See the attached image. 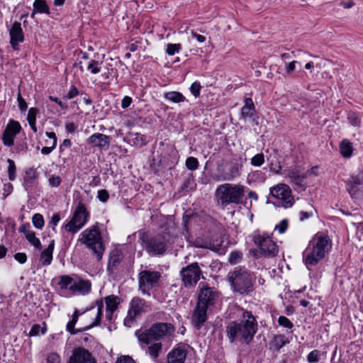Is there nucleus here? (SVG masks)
<instances>
[{
  "label": "nucleus",
  "mask_w": 363,
  "mask_h": 363,
  "mask_svg": "<svg viewBox=\"0 0 363 363\" xmlns=\"http://www.w3.org/2000/svg\"><path fill=\"white\" fill-rule=\"evenodd\" d=\"M79 94V91L76 86H72L67 95L68 99H71Z\"/></svg>",
  "instance_id": "obj_59"
},
{
  "label": "nucleus",
  "mask_w": 363,
  "mask_h": 363,
  "mask_svg": "<svg viewBox=\"0 0 363 363\" xmlns=\"http://www.w3.org/2000/svg\"><path fill=\"white\" fill-rule=\"evenodd\" d=\"M7 162L9 164L8 167V174L9 179L11 181H13L16 178V164L15 162L11 160L8 159Z\"/></svg>",
  "instance_id": "obj_40"
},
{
  "label": "nucleus",
  "mask_w": 363,
  "mask_h": 363,
  "mask_svg": "<svg viewBox=\"0 0 363 363\" xmlns=\"http://www.w3.org/2000/svg\"><path fill=\"white\" fill-rule=\"evenodd\" d=\"M18 106L21 111H25L27 108V103L25 101V100L21 97L20 94L18 96Z\"/></svg>",
  "instance_id": "obj_60"
},
{
  "label": "nucleus",
  "mask_w": 363,
  "mask_h": 363,
  "mask_svg": "<svg viewBox=\"0 0 363 363\" xmlns=\"http://www.w3.org/2000/svg\"><path fill=\"white\" fill-rule=\"evenodd\" d=\"M181 47H182L181 44H179V43H178V44L169 43L167 45L166 53L168 55L172 56L174 54L179 52V51L181 49Z\"/></svg>",
  "instance_id": "obj_42"
},
{
  "label": "nucleus",
  "mask_w": 363,
  "mask_h": 363,
  "mask_svg": "<svg viewBox=\"0 0 363 363\" xmlns=\"http://www.w3.org/2000/svg\"><path fill=\"white\" fill-rule=\"evenodd\" d=\"M96 306H97V314L94 319V321L92 323H91L89 326H87L85 328L82 329V330L74 328V325L77 323L78 318H79V315L77 309H76L72 315V320L70 321H69L67 324L66 328H67V331H69L72 335H75L79 332L90 329L94 326L99 325V323H101V318L102 315V311H103V308H104V304H103L102 301H97Z\"/></svg>",
  "instance_id": "obj_13"
},
{
  "label": "nucleus",
  "mask_w": 363,
  "mask_h": 363,
  "mask_svg": "<svg viewBox=\"0 0 363 363\" xmlns=\"http://www.w3.org/2000/svg\"><path fill=\"white\" fill-rule=\"evenodd\" d=\"M116 363H135V362L130 356L122 355L117 359Z\"/></svg>",
  "instance_id": "obj_54"
},
{
  "label": "nucleus",
  "mask_w": 363,
  "mask_h": 363,
  "mask_svg": "<svg viewBox=\"0 0 363 363\" xmlns=\"http://www.w3.org/2000/svg\"><path fill=\"white\" fill-rule=\"evenodd\" d=\"M218 297V292L214 288L206 286L200 290L197 303L208 308L216 303Z\"/></svg>",
  "instance_id": "obj_17"
},
{
  "label": "nucleus",
  "mask_w": 363,
  "mask_h": 363,
  "mask_svg": "<svg viewBox=\"0 0 363 363\" xmlns=\"http://www.w3.org/2000/svg\"><path fill=\"white\" fill-rule=\"evenodd\" d=\"M245 193V187L240 184L225 183L219 185L216 191L217 201L223 208L229 204H239Z\"/></svg>",
  "instance_id": "obj_5"
},
{
  "label": "nucleus",
  "mask_w": 363,
  "mask_h": 363,
  "mask_svg": "<svg viewBox=\"0 0 363 363\" xmlns=\"http://www.w3.org/2000/svg\"><path fill=\"white\" fill-rule=\"evenodd\" d=\"M21 126L18 121L10 120L2 135V141L5 146L11 147L14 143L15 136L20 133Z\"/></svg>",
  "instance_id": "obj_15"
},
{
  "label": "nucleus",
  "mask_w": 363,
  "mask_h": 363,
  "mask_svg": "<svg viewBox=\"0 0 363 363\" xmlns=\"http://www.w3.org/2000/svg\"><path fill=\"white\" fill-rule=\"evenodd\" d=\"M244 103L245 104L241 109L240 118L244 120L250 118L255 125H258V121L255 117L256 109L252 99L245 98Z\"/></svg>",
  "instance_id": "obj_20"
},
{
  "label": "nucleus",
  "mask_w": 363,
  "mask_h": 363,
  "mask_svg": "<svg viewBox=\"0 0 363 363\" xmlns=\"http://www.w3.org/2000/svg\"><path fill=\"white\" fill-rule=\"evenodd\" d=\"M132 102V99L129 96H125L121 101V107L123 108H128Z\"/></svg>",
  "instance_id": "obj_63"
},
{
  "label": "nucleus",
  "mask_w": 363,
  "mask_h": 363,
  "mask_svg": "<svg viewBox=\"0 0 363 363\" xmlns=\"http://www.w3.org/2000/svg\"><path fill=\"white\" fill-rule=\"evenodd\" d=\"M74 281V280L71 277L68 275H64L60 277L58 284L62 289H69V286L73 284Z\"/></svg>",
  "instance_id": "obj_37"
},
{
  "label": "nucleus",
  "mask_w": 363,
  "mask_h": 363,
  "mask_svg": "<svg viewBox=\"0 0 363 363\" xmlns=\"http://www.w3.org/2000/svg\"><path fill=\"white\" fill-rule=\"evenodd\" d=\"M60 220V215L58 213H55L52 216L51 220L49 223V225L54 229L55 227L57 225Z\"/></svg>",
  "instance_id": "obj_58"
},
{
  "label": "nucleus",
  "mask_w": 363,
  "mask_h": 363,
  "mask_svg": "<svg viewBox=\"0 0 363 363\" xmlns=\"http://www.w3.org/2000/svg\"><path fill=\"white\" fill-rule=\"evenodd\" d=\"M130 143L138 147H141L147 143V138L140 133H130L129 135Z\"/></svg>",
  "instance_id": "obj_27"
},
{
  "label": "nucleus",
  "mask_w": 363,
  "mask_h": 363,
  "mask_svg": "<svg viewBox=\"0 0 363 363\" xmlns=\"http://www.w3.org/2000/svg\"><path fill=\"white\" fill-rule=\"evenodd\" d=\"M242 253L238 251H233L230 254L228 261L231 264H235L242 259Z\"/></svg>",
  "instance_id": "obj_45"
},
{
  "label": "nucleus",
  "mask_w": 363,
  "mask_h": 363,
  "mask_svg": "<svg viewBox=\"0 0 363 363\" xmlns=\"http://www.w3.org/2000/svg\"><path fill=\"white\" fill-rule=\"evenodd\" d=\"M313 216V211H301L300 212V220L303 221L306 219L309 218Z\"/></svg>",
  "instance_id": "obj_64"
},
{
  "label": "nucleus",
  "mask_w": 363,
  "mask_h": 363,
  "mask_svg": "<svg viewBox=\"0 0 363 363\" xmlns=\"http://www.w3.org/2000/svg\"><path fill=\"white\" fill-rule=\"evenodd\" d=\"M201 84L199 82H194L192 83L190 90L191 94L197 97L200 94V90H201Z\"/></svg>",
  "instance_id": "obj_52"
},
{
  "label": "nucleus",
  "mask_w": 363,
  "mask_h": 363,
  "mask_svg": "<svg viewBox=\"0 0 363 363\" xmlns=\"http://www.w3.org/2000/svg\"><path fill=\"white\" fill-rule=\"evenodd\" d=\"M199 162L196 158L190 157L186 160V166L190 170H195L198 168Z\"/></svg>",
  "instance_id": "obj_46"
},
{
  "label": "nucleus",
  "mask_w": 363,
  "mask_h": 363,
  "mask_svg": "<svg viewBox=\"0 0 363 363\" xmlns=\"http://www.w3.org/2000/svg\"><path fill=\"white\" fill-rule=\"evenodd\" d=\"M87 69L90 70L92 74H98L101 72L100 63L98 61L91 60L87 66Z\"/></svg>",
  "instance_id": "obj_43"
},
{
  "label": "nucleus",
  "mask_w": 363,
  "mask_h": 363,
  "mask_svg": "<svg viewBox=\"0 0 363 363\" xmlns=\"http://www.w3.org/2000/svg\"><path fill=\"white\" fill-rule=\"evenodd\" d=\"M330 247L327 236L315 235L303 253V260L307 268L316 265L323 259Z\"/></svg>",
  "instance_id": "obj_2"
},
{
  "label": "nucleus",
  "mask_w": 363,
  "mask_h": 363,
  "mask_svg": "<svg viewBox=\"0 0 363 363\" xmlns=\"http://www.w3.org/2000/svg\"><path fill=\"white\" fill-rule=\"evenodd\" d=\"M179 274L184 286L186 288H192L200 280L202 271L197 262H193L183 267Z\"/></svg>",
  "instance_id": "obj_9"
},
{
  "label": "nucleus",
  "mask_w": 363,
  "mask_h": 363,
  "mask_svg": "<svg viewBox=\"0 0 363 363\" xmlns=\"http://www.w3.org/2000/svg\"><path fill=\"white\" fill-rule=\"evenodd\" d=\"M97 198L100 201L105 203L109 198V194L106 189L99 190L97 193Z\"/></svg>",
  "instance_id": "obj_51"
},
{
  "label": "nucleus",
  "mask_w": 363,
  "mask_h": 363,
  "mask_svg": "<svg viewBox=\"0 0 363 363\" xmlns=\"http://www.w3.org/2000/svg\"><path fill=\"white\" fill-rule=\"evenodd\" d=\"M296 64L301 65V62L296 60L285 62V72L287 75H291L294 72Z\"/></svg>",
  "instance_id": "obj_44"
},
{
  "label": "nucleus",
  "mask_w": 363,
  "mask_h": 363,
  "mask_svg": "<svg viewBox=\"0 0 363 363\" xmlns=\"http://www.w3.org/2000/svg\"><path fill=\"white\" fill-rule=\"evenodd\" d=\"M191 242V245L196 247L210 249L215 252L220 251L221 248V242L215 244L199 238L194 239Z\"/></svg>",
  "instance_id": "obj_25"
},
{
  "label": "nucleus",
  "mask_w": 363,
  "mask_h": 363,
  "mask_svg": "<svg viewBox=\"0 0 363 363\" xmlns=\"http://www.w3.org/2000/svg\"><path fill=\"white\" fill-rule=\"evenodd\" d=\"M14 258L20 264H24L27 261V256L26 253L18 252L14 255Z\"/></svg>",
  "instance_id": "obj_57"
},
{
  "label": "nucleus",
  "mask_w": 363,
  "mask_h": 363,
  "mask_svg": "<svg viewBox=\"0 0 363 363\" xmlns=\"http://www.w3.org/2000/svg\"><path fill=\"white\" fill-rule=\"evenodd\" d=\"M86 141L93 147H97L101 150H107L110 147L111 138L108 135L96 133L92 134Z\"/></svg>",
  "instance_id": "obj_19"
},
{
  "label": "nucleus",
  "mask_w": 363,
  "mask_h": 363,
  "mask_svg": "<svg viewBox=\"0 0 363 363\" xmlns=\"http://www.w3.org/2000/svg\"><path fill=\"white\" fill-rule=\"evenodd\" d=\"M253 241L257 245L261 252L266 257H273L278 253V246L267 234L255 235Z\"/></svg>",
  "instance_id": "obj_11"
},
{
  "label": "nucleus",
  "mask_w": 363,
  "mask_h": 363,
  "mask_svg": "<svg viewBox=\"0 0 363 363\" xmlns=\"http://www.w3.org/2000/svg\"><path fill=\"white\" fill-rule=\"evenodd\" d=\"M186 353L184 350L175 348L167 355L168 363H185Z\"/></svg>",
  "instance_id": "obj_24"
},
{
  "label": "nucleus",
  "mask_w": 363,
  "mask_h": 363,
  "mask_svg": "<svg viewBox=\"0 0 363 363\" xmlns=\"http://www.w3.org/2000/svg\"><path fill=\"white\" fill-rule=\"evenodd\" d=\"M207 308V307L200 306V304L197 303L192 315V323L196 329H200L206 321Z\"/></svg>",
  "instance_id": "obj_22"
},
{
  "label": "nucleus",
  "mask_w": 363,
  "mask_h": 363,
  "mask_svg": "<svg viewBox=\"0 0 363 363\" xmlns=\"http://www.w3.org/2000/svg\"><path fill=\"white\" fill-rule=\"evenodd\" d=\"M26 238L36 249H41V242L40 240L35 236V233L34 231L31 230L30 232L27 233L26 235Z\"/></svg>",
  "instance_id": "obj_35"
},
{
  "label": "nucleus",
  "mask_w": 363,
  "mask_h": 363,
  "mask_svg": "<svg viewBox=\"0 0 363 363\" xmlns=\"http://www.w3.org/2000/svg\"><path fill=\"white\" fill-rule=\"evenodd\" d=\"M264 162V155L263 153H258L251 159V164L254 167H260Z\"/></svg>",
  "instance_id": "obj_41"
},
{
  "label": "nucleus",
  "mask_w": 363,
  "mask_h": 363,
  "mask_svg": "<svg viewBox=\"0 0 363 363\" xmlns=\"http://www.w3.org/2000/svg\"><path fill=\"white\" fill-rule=\"evenodd\" d=\"M288 228V221L286 219L282 220L280 223L275 226V230H277L279 233H284Z\"/></svg>",
  "instance_id": "obj_53"
},
{
  "label": "nucleus",
  "mask_w": 363,
  "mask_h": 363,
  "mask_svg": "<svg viewBox=\"0 0 363 363\" xmlns=\"http://www.w3.org/2000/svg\"><path fill=\"white\" fill-rule=\"evenodd\" d=\"M191 36L194 38L196 39V40H198L201 43H204L206 41V37L205 36L196 33L193 30L191 31Z\"/></svg>",
  "instance_id": "obj_61"
},
{
  "label": "nucleus",
  "mask_w": 363,
  "mask_h": 363,
  "mask_svg": "<svg viewBox=\"0 0 363 363\" xmlns=\"http://www.w3.org/2000/svg\"><path fill=\"white\" fill-rule=\"evenodd\" d=\"M258 330V324L252 312L243 311L239 320L231 321L226 326L225 333L230 342L249 344Z\"/></svg>",
  "instance_id": "obj_1"
},
{
  "label": "nucleus",
  "mask_w": 363,
  "mask_h": 363,
  "mask_svg": "<svg viewBox=\"0 0 363 363\" xmlns=\"http://www.w3.org/2000/svg\"><path fill=\"white\" fill-rule=\"evenodd\" d=\"M162 343L155 342L150 345L147 348V352L153 359H157L159 357L160 352L162 350Z\"/></svg>",
  "instance_id": "obj_34"
},
{
  "label": "nucleus",
  "mask_w": 363,
  "mask_h": 363,
  "mask_svg": "<svg viewBox=\"0 0 363 363\" xmlns=\"http://www.w3.org/2000/svg\"><path fill=\"white\" fill-rule=\"evenodd\" d=\"M89 217V213L85 205L82 201L79 202L71 219L65 225V230L72 234L77 233L86 225Z\"/></svg>",
  "instance_id": "obj_8"
},
{
  "label": "nucleus",
  "mask_w": 363,
  "mask_h": 363,
  "mask_svg": "<svg viewBox=\"0 0 363 363\" xmlns=\"http://www.w3.org/2000/svg\"><path fill=\"white\" fill-rule=\"evenodd\" d=\"M78 242L91 250L98 260L102 258L105 245L97 223L83 230L79 236Z\"/></svg>",
  "instance_id": "obj_3"
},
{
  "label": "nucleus",
  "mask_w": 363,
  "mask_h": 363,
  "mask_svg": "<svg viewBox=\"0 0 363 363\" xmlns=\"http://www.w3.org/2000/svg\"><path fill=\"white\" fill-rule=\"evenodd\" d=\"M10 44L15 50L19 49V44L24 41V34L19 22H14L9 30Z\"/></svg>",
  "instance_id": "obj_18"
},
{
  "label": "nucleus",
  "mask_w": 363,
  "mask_h": 363,
  "mask_svg": "<svg viewBox=\"0 0 363 363\" xmlns=\"http://www.w3.org/2000/svg\"><path fill=\"white\" fill-rule=\"evenodd\" d=\"M33 225L38 229H42L45 225L43 216L40 213H35L32 218Z\"/></svg>",
  "instance_id": "obj_38"
},
{
  "label": "nucleus",
  "mask_w": 363,
  "mask_h": 363,
  "mask_svg": "<svg viewBox=\"0 0 363 363\" xmlns=\"http://www.w3.org/2000/svg\"><path fill=\"white\" fill-rule=\"evenodd\" d=\"M67 363H97V362L88 350L79 347L72 350Z\"/></svg>",
  "instance_id": "obj_14"
},
{
  "label": "nucleus",
  "mask_w": 363,
  "mask_h": 363,
  "mask_svg": "<svg viewBox=\"0 0 363 363\" xmlns=\"http://www.w3.org/2000/svg\"><path fill=\"white\" fill-rule=\"evenodd\" d=\"M278 323L280 325L283 326V327H285L286 328H292L294 325L293 323L291 322V320L287 318L285 316H280L279 318H278Z\"/></svg>",
  "instance_id": "obj_49"
},
{
  "label": "nucleus",
  "mask_w": 363,
  "mask_h": 363,
  "mask_svg": "<svg viewBox=\"0 0 363 363\" xmlns=\"http://www.w3.org/2000/svg\"><path fill=\"white\" fill-rule=\"evenodd\" d=\"M35 12L40 13H50V9L45 0H35L33 4Z\"/></svg>",
  "instance_id": "obj_33"
},
{
  "label": "nucleus",
  "mask_w": 363,
  "mask_h": 363,
  "mask_svg": "<svg viewBox=\"0 0 363 363\" xmlns=\"http://www.w3.org/2000/svg\"><path fill=\"white\" fill-rule=\"evenodd\" d=\"M47 363H60L61 358L60 355L56 352H52L47 357Z\"/></svg>",
  "instance_id": "obj_50"
},
{
  "label": "nucleus",
  "mask_w": 363,
  "mask_h": 363,
  "mask_svg": "<svg viewBox=\"0 0 363 363\" xmlns=\"http://www.w3.org/2000/svg\"><path fill=\"white\" fill-rule=\"evenodd\" d=\"M341 154L345 157H351L353 151L352 143L347 140L344 139L340 145Z\"/></svg>",
  "instance_id": "obj_31"
},
{
  "label": "nucleus",
  "mask_w": 363,
  "mask_h": 363,
  "mask_svg": "<svg viewBox=\"0 0 363 363\" xmlns=\"http://www.w3.org/2000/svg\"><path fill=\"white\" fill-rule=\"evenodd\" d=\"M40 329V326L39 325H38V324L33 325L30 330L29 335L30 336L38 335L39 334Z\"/></svg>",
  "instance_id": "obj_62"
},
{
  "label": "nucleus",
  "mask_w": 363,
  "mask_h": 363,
  "mask_svg": "<svg viewBox=\"0 0 363 363\" xmlns=\"http://www.w3.org/2000/svg\"><path fill=\"white\" fill-rule=\"evenodd\" d=\"M60 183H61V179L58 176L52 175L49 178V184L50 186H52L53 187L59 186Z\"/></svg>",
  "instance_id": "obj_55"
},
{
  "label": "nucleus",
  "mask_w": 363,
  "mask_h": 363,
  "mask_svg": "<svg viewBox=\"0 0 363 363\" xmlns=\"http://www.w3.org/2000/svg\"><path fill=\"white\" fill-rule=\"evenodd\" d=\"M240 175V167L239 165L235 164L232 165L228 172H227L222 179H218V180H223V181H231L234 178L238 177Z\"/></svg>",
  "instance_id": "obj_30"
},
{
  "label": "nucleus",
  "mask_w": 363,
  "mask_h": 363,
  "mask_svg": "<svg viewBox=\"0 0 363 363\" xmlns=\"http://www.w3.org/2000/svg\"><path fill=\"white\" fill-rule=\"evenodd\" d=\"M164 98L173 103H180L186 100V98L182 93L174 91L165 93Z\"/></svg>",
  "instance_id": "obj_29"
},
{
  "label": "nucleus",
  "mask_w": 363,
  "mask_h": 363,
  "mask_svg": "<svg viewBox=\"0 0 363 363\" xmlns=\"http://www.w3.org/2000/svg\"><path fill=\"white\" fill-rule=\"evenodd\" d=\"M346 185H347V189L349 192V194H350V196L354 198V197H356L357 196V193H358V188H357V185H355V184H352V182L347 181V183H346Z\"/></svg>",
  "instance_id": "obj_47"
},
{
  "label": "nucleus",
  "mask_w": 363,
  "mask_h": 363,
  "mask_svg": "<svg viewBox=\"0 0 363 363\" xmlns=\"http://www.w3.org/2000/svg\"><path fill=\"white\" fill-rule=\"evenodd\" d=\"M288 176L290 178L291 182L298 186L303 185L304 176L301 174L297 170H290L288 173Z\"/></svg>",
  "instance_id": "obj_32"
},
{
  "label": "nucleus",
  "mask_w": 363,
  "mask_h": 363,
  "mask_svg": "<svg viewBox=\"0 0 363 363\" xmlns=\"http://www.w3.org/2000/svg\"><path fill=\"white\" fill-rule=\"evenodd\" d=\"M288 343H289V340L285 335H277L274 336L271 345L272 347L275 350H279L281 347Z\"/></svg>",
  "instance_id": "obj_28"
},
{
  "label": "nucleus",
  "mask_w": 363,
  "mask_h": 363,
  "mask_svg": "<svg viewBox=\"0 0 363 363\" xmlns=\"http://www.w3.org/2000/svg\"><path fill=\"white\" fill-rule=\"evenodd\" d=\"M228 279L234 293L247 295L253 291L255 280L246 269L235 268L228 274Z\"/></svg>",
  "instance_id": "obj_4"
},
{
  "label": "nucleus",
  "mask_w": 363,
  "mask_h": 363,
  "mask_svg": "<svg viewBox=\"0 0 363 363\" xmlns=\"http://www.w3.org/2000/svg\"><path fill=\"white\" fill-rule=\"evenodd\" d=\"M347 119L351 125L359 128L362 123L361 117L356 113L350 112L348 113Z\"/></svg>",
  "instance_id": "obj_36"
},
{
  "label": "nucleus",
  "mask_w": 363,
  "mask_h": 363,
  "mask_svg": "<svg viewBox=\"0 0 363 363\" xmlns=\"http://www.w3.org/2000/svg\"><path fill=\"white\" fill-rule=\"evenodd\" d=\"M55 246V240H52L48 245V247L45 248L40 255V260L43 266L50 265L52 260V253Z\"/></svg>",
  "instance_id": "obj_26"
},
{
  "label": "nucleus",
  "mask_w": 363,
  "mask_h": 363,
  "mask_svg": "<svg viewBox=\"0 0 363 363\" xmlns=\"http://www.w3.org/2000/svg\"><path fill=\"white\" fill-rule=\"evenodd\" d=\"M161 274L158 272L144 270L139 273V288L143 294H148L150 289L157 284Z\"/></svg>",
  "instance_id": "obj_12"
},
{
  "label": "nucleus",
  "mask_w": 363,
  "mask_h": 363,
  "mask_svg": "<svg viewBox=\"0 0 363 363\" xmlns=\"http://www.w3.org/2000/svg\"><path fill=\"white\" fill-rule=\"evenodd\" d=\"M320 352L317 350L311 351L307 357L308 362L315 363L319 360Z\"/></svg>",
  "instance_id": "obj_48"
},
{
  "label": "nucleus",
  "mask_w": 363,
  "mask_h": 363,
  "mask_svg": "<svg viewBox=\"0 0 363 363\" xmlns=\"http://www.w3.org/2000/svg\"><path fill=\"white\" fill-rule=\"evenodd\" d=\"M104 299L106 303V317L108 320H111L113 313L118 308L120 298L118 296L111 295L106 296Z\"/></svg>",
  "instance_id": "obj_23"
},
{
  "label": "nucleus",
  "mask_w": 363,
  "mask_h": 363,
  "mask_svg": "<svg viewBox=\"0 0 363 363\" xmlns=\"http://www.w3.org/2000/svg\"><path fill=\"white\" fill-rule=\"evenodd\" d=\"M146 307L144 300L138 297L133 298L130 303L128 315L124 320L125 324L133 321L135 318L145 313Z\"/></svg>",
  "instance_id": "obj_16"
},
{
  "label": "nucleus",
  "mask_w": 363,
  "mask_h": 363,
  "mask_svg": "<svg viewBox=\"0 0 363 363\" xmlns=\"http://www.w3.org/2000/svg\"><path fill=\"white\" fill-rule=\"evenodd\" d=\"M348 181L353 184L363 186V171H359L356 174L351 176Z\"/></svg>",
  "instance_id": "obj_39"
},
{
  "label": "nucleus",
  "mask_w": 363,
  "mask_h": 363,
  "mask_svg": "<svg viewBox=\"0 0 363 363\" xmlns=\"http://www.w3.org/2000/svg\"><path fill=\"white\" fill-rule=\"evenodd\" d=\"M269 191L274 198L281 201V205L284 208H290L294 205V199L288 185L279 184L271 187Z\"/></svg>",
  "instance_id": "obj_10"
},
{
  "label": "nucleus",
  "mask_w": 363,
  "mask_h": 363,
  "mask_svg": "<svg viewBox=\"0 0 363 363\" xmlns=\"http://www.w3.org/2000/svg\"><path fill=\"white\" fill-rule=\"evenodd\" d=\"M140 240L147 252L152 256L162 255L167 250V240L162 234L150 236L147 233H143Z\"/></svg>",
  "instance_id": "obj_7"
},
{
  "label": "nucleus",
  "mask_w": 363,
  "mask_h": 363,
  "mask_svg": "<svg viewBox=\"0 0 363 363\" xmlns=\"http://www.w3.org/2000/svg\"><path fill=\"white\" fill-rule=\"evenodd\" d=\"M91 283L89 280L78 279L69 286V290L72 294L86 295L91 291Z\"/></svg>",
  "instance_id": "obj_21"
},
{
  "label": "nucleus",
  "mask_w": 363,
  "mask_h": 363,
  "mask_svg": "<svg viewBox=\"0 0 363 363\" xmlns=\"http://www.w3.org/2000/svg\"><path fill=\"white\" fill-rule=\"evenodd\" d=\"M174 330V327L170 323H157L153 324L149 329L136 330L135 335L141 344L149 345L153 341L170 335Z\"/></svg>",
  "instance_id": "obj_6"
},
{
  "label": "nucleus",
  "mask_w": 363,
  "mask_h": 363,
  "mask_svg": "<svg viewBox=\"0 0 363 363\" xmlns=\"http://www.w3.org/2000/svg\"><path fill=\"white\" fill-rule=\"evenodd\" d=\"M38 112V109L35 108H30L28 111L27 119L28 122L35 121L36 114Z\"/></svg>",
  "instance_id": "obj_56"
}]
</instances>
